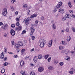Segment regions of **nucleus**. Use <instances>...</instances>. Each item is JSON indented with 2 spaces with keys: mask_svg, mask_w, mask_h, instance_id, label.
<instances>
[{
  "mask_svg": "<svg viewBox=\"0 0 75 75\" xmlns=\"http://www.w3.org/2000/svg\"><path fill=\"white\" fill-rule=\"evenodd\" d=\"M45 41L43 39H42L39 41V43H40V47L41 48H43L45 44Z\"/></svg>",
  "mask_w": 75,
  "mask_h": 75,
  "instance_id": "f257e3e1",
  "label": "nucleus"
},
{
  "mask_svg": "<svg viewBox=\"0 0 75 75\" xmlns=\"http://www.w3.org/2000/svg\"><path fill=\"white\" fill-rule=\"evenodd\" d=\"M31 18H32L30 16V17H28L27 19L26 18H25L23 21L24 23L26 24V25L29 24V22H28V21H31Z\"/></svg>",
  "mask_w": 75,
  "mask_h": 75,
  "instance_id": "f03ea898",
  "label": "nucleus"
},
{
  "mask_svg": "<svg viewBox=\"0 0 75 75\" xmlns=\"http://www.w3.org/2000/svg\"><path fill=\"white\" fill-rule=\"evenodd\" d=\"M7 8H4L2 11L3 15H4V16H6V14H7Z\"/></svg>",
  "mask_w": 75,
  "mask_h": 75,
  "instance_id": "7ed1b4c3",
  "label": "nucleus"
},
{
  "mask_svg": "<svg viewBox=\"0 0 75 75\" xmlns=\"http://www.w3.org/2000/svg\"><path fill=\"white\" fill-rule=\"evenodd\" d=\"M30 30L31 31V32L30 33V35L31 37H32V36L33 35V33H34V31H35V29L33 27H31V28Z\"/></svg>",
  "mask_w": 75,
  "mask_h": 75,
  "instance_id": "20e7f679",
  "label": "nucleus"
},
{
  "mask_svg": "<svg viewBox=\"0 0 75 75\" xmlns=\"http://www.w3.org/2000/svg\"><path fill=\"white\" fill-rule=\"evenodd\" d=\"M11 35L12 36H14L16 34V32L13 29H11Z\"/></svg>",
  "mask_w": 75,
  "mask_h": 75,
  "instance_id": "39448f33",
  "label": "nucleus"
},
{
  "mask_svg": "<svg viewBox=\"0 0 75 75\" xmlns=\"http://www.w3.org/2000/svg\"><path fill=\"white\" fill-rule=\"evenodd\" d=\"M44 69L42 67H40L38 69V71L40 72H42L44 71Z\"/></svg>",
  "mask_w": 75,
  "mask_h": 75,
  "instance_id": "423d86ee",
  "label": "nucleus"
},
{
  "mask_svg": "<svg viewBox=\"0 0 75 75\" xmlns=\"http://www.w3.org/2000/svg\"><path fill=\"white\" fill-rule=\"evenodd\" d=\"M7 26L8 25L6 24H4L3 25V26L1 27L2 28L6 30L7 28Z\"/></svg>",
  "mask_w": 75,
  "mask_h": 75,
  "instance_id": "0eeeda50",
  "label": "nucleus"
},
{
  "mask_svg": "<svg viewBox=\"0 0 75 75\" xmlns=\"http://www.w3.org/2000/svg\"><path fill=\"white\" fill-rule=\"evenodd\" d=\"M1 73L2 74H4V72H5V69H4V67L2 66L1 68Z\"/></svg>",
  "mask_w": 75,
  "mask_h": 75,
  "instance_id": "6e6552de",
  "label": "nucleus"
},
{
  "mask_svg": "<svg viewBox=\"0 0 75 75\" xmlns=\"http://www.w3.org/2000/svg\"><path fill=\"white\" fill-rule=\"evenodd\" d=\"M52 41H53V40H51L49 42V47H51V46H52Z\"/></svg>",
  "mask_w": 75,
  "mask_h": 75,
  "instance_id": "1a4fd4ad",
  "label": "nucleus"
},
{
  "mask_svg": "<svg viewBox=\"0 0 75 75\" xmlns=\"http://www.w3.org/2000/svg\"><path fill=\"white\" fill-rule=\"evenodd\" d=\"M48 69H49V71H53L54 69V68L53 67L51 66L48 68Z\"/></svg>",
  "mask_w": 75,
  "mask_h": 75,
  "instance_id": "9d476101",
  "label": "nucleus"
},
{
  "mask_svg": "<svg viewBox=\"0 0 75 75\" xmlns=\"http://www.w3.org/2000/svg\"><path fill=\"white\" fill-rule=\"evenodd\" d=\"M65 17H66L67 18H71L72 16L70 15L67 14L65 16Z\"/></svg>",
  "mask_w": 75,
  "mask_h": 75,
  "instance_id": "9b49d317",
  "label": "nucleus"
},
{
  "mask_svg": "<svg viewBox=\"0 0 75 75\" xmlns=\"http://www.w3.org/2000/svg\"><path fill=\"white\" fill-rule=\"evenodd\" d=\"M20 65L21 67H23L24 65V62L22 60L20 62Z\"/></svg>",
  "mask_w": 75,
  "mask_h": 75,
  "instance_id": "f8f14e48",
  "label": "nucleus"
},
{
  "mask_svg": "<svg viewBox=\"0 0 75 75\" xmlns=\"http://www.w3.org/2000/svg\"><path fill=\"white\" fill-rule=\"evenodd\" d=\"M70 57L66 56L65 57V59H66V60H67V61H70Z\"/></svg>",
  "mask_w": 75,
  "mask_h": 75,
  "instance_id": "ddd939ff",
  "label": "nucleus"
},
{
  "mask_svg": "<svg viewBox=\"0 0 75 75\" xmlns=\"http://www.w3.org/2000/svg\"><path fill=\"white\" fill-rule=\"evenodd\" d=\"M38 59V58H37V57L36 56L34 58L33 60L35 63L36 62H37V61Z\"/></svg>",
  "mask_w": 75,
  "mask_h": 75,
  "instance_id": "4468645a",
  "label": "nucleus"
},
{
  "mask_svg": "<svg viewBox=\"0 0 75 75\" xmlns=\"http://www.w3.org/2000/svg\"><path fill=\"white\" fill-rule=\"evenodd\" d=\"M21 74H22V75H27L25 74V71H24L22 70L21 71Z\"/></svg>",
  "mask_w": 75,
  "mask_h": 75,
  "instance_id": "2eb2a0df",
  "label": "nucleus"
},
{
  "mask_svg": "<svg viewBox=\"0 0 75 75\" xmlns=\"http://www.w3.org/2000/svg\"><path fill=\"white\" fill-rule=\"evenodd\" d=\"M61 44H62V45H67V43L65 42L64 41H62L61 42Z\"/></svg>",
  "mask_w": 75,
  "mask_h": 75,
  "instance_id": "dca6fc26",
  "label": "nucleus"
},
{
  "mask_svg": "<svg viewBox=\"0 0 75 75\" xmlns=\"http://www.w3.org/2000/svg\"><path fill=\"white\" fill-rule=\"evenodd\" d=\"M59 12H60L61 13L63 14L64 13V9H60L59 10Z\"/></svg>",
  "mask_w": 75,
  "mask_h": 75,
  "instance_id": "f3484780",
  "label": "nucleus"
},
{
  "mask_svg": "<svg viewBox=\"0 0 75 75\" xmlns=\"http://www.w3.org/2000/svg\"><path fill=\"white\" fill-rule=\"evenodd\" d=\"M37 16V15L36 14H34L31 16V17L32 18H34V17H36Z\"/></svg>",
  "mask_w": 75,
  "mask_h": 75,
  "instance_id": "a211bd4d",
  "label": "nucleus"
},
{
  "mask_svg": "<svg viewBox=\"0 0 75 75\" xmlns=\"http://www.w3.org/2000/svg\"><path fill=\"white\" fill-rule=\"evenodd\" d=\"M42 54H39L38 55V59H42Z\"/></svg>",
  "mask_w": 75,
  "mask_h": 75,
  "instance_id": "6ab92c4d",
  "label": "nucleus"
},
{
  "mask_svg": "<svg viewBox=\"0 0 75 75\" xmlns=\"http://www.w3.org/2000/svg\"><path fill=\"white\" fill-rule=\"evenodd\" d=\"M18 45H20V46L22 47V46L23 45V43L21 42H19L18 43Z\"/></svg>",
  "mask_w": 75,
  "mask_h": 75,
  "instance_id": "aec40b11",
  "label": "nucleus"
},
{
  "mask_svg": "<svg viewBox=\"0 0 75 75\" xmlns=\"http://www.w3.org/2000/svg\"><path fill=\"white\" fill-rule=\"evenodd\" d=\"M67 41L69 42V41H70V40H71V37L69 36H68L67 37Z\"/></svg>",
  "mask_w": 75,
  "mask_h": 75,
  "instance_id": "412c9836",
  "label": "nucleus"
},
{
  "mask_svg": "<svg viewBox=\"0 0 75 75\" xmlns=\"http://www.w3.org/2000/svg\"><path fill=\"white\" fill-rule=\"evenodd\" d=\"M52 27L54 29V30H56V26H55V24L54 23L52 25Z\"/></svg>",
  "mask_w": 75,
  "mask_h": 75,
  "instance_id": "4be33fe9",
  "label": "nucleus"
},
{
  "mask_svg": "<svg viewBox=\"0 0 75 75\" xmlns=\"http://www.w3.org/2000/svg\"><path fill=\"white\" fill-rule=\"evenodd\" d=\"M64 52L66 54H68L69 52V50L67 49H66L64 50Z\"/></svg>",
  "mask_w": 75,
  "mask_h": 75,
  "instance_id": "5701e85b",
  "label": "nucleus"
},
{
  "mask_svg": "<svg viewBox=\"0 0 75 75\" xmlns=\"http://www.w3.org/2000/svg\"><path fill=\"white\" fill-rule=\"evenodd\" d=\"M68 5L69 7L70 8H71V7H72V6L71 5V2L70 1H69L68 2Z\"/></svg>",
  "mask_w": 75,
  "mask_h": 75,
  "instance_id": "b1692460",
  "label": "nucleus"
},
{
  "mask_svg": "<svg viewBox=\"0 0 75 75\" xmlns=\"http://www.w3.org/2000/svg\"><path fill=\"white\" fill-rule=\"evenodd\" d=\"M15 48H18V49L19 48H20V47L17 44H16L14 46Z\"/></svg>",
  "mask_w": 75,
  "mask_h": 75,
  "instance_id": "393cba45",
  "label": "nucleus"
},
{
  "mask_svg": "<svg viewBox=\"0 0 75 75\" xmlns=\"http://www.w3.org/2000/svg\"><path fill=\"white\" fill-rule=\"evenodd\" d=\"M74 71V70L71 69V71H69V73L71 74H73V72Z\"/></svg>",
  "mask_w": 75,
  "mask_h": 75,
  "instance_id": "a878e982",
  "label": "nucleus"
},
{
  "mask_svg": "<svg viewBox=\"0 0 75 75\" xmlns=\"http://www.w3.org/2000/svg\"><path fill=\"white\" fill-rule=\"evenodd\" d=\"M3 58H4V54L3 53L1 54V58L2 59Z\"/></svg>",
  "mask_w": 75,
  "mask_h": 75,
  "instance_id": "bb28decb",
  "label": "nucleus"
},
{
  "mask_svg": "<svg viewBox=\"0 0 75 75\" xmlns=\"http://www.w3.org/2000/svg\"><path fill=\"white\" fill-rule=\"evenodd\" d=\"M25 51V50L24 49H22L21 50V53L22 54H23L24 53V52Z\"/></svg>",
  "mask_w": 75,
  "mask_h": 75,
  "instance_id": "cd10ccee",
  "label": "nucleus"
},
{
  "mask_svg": "<svg viewBox=\"0 0 75 75\" xmlns=\"http://www.w3.org/2000/svg\"><path fill=\"white\" fill-rule=\"evenodd\" d=\"M66 20V17H65H65H64L62 19V21H65Z\"/></svg>",
  "mask_w": 75,
  "mask_h": 75,
  "instance_id": "c85d7f7f",
  "label": "nucleus"
},
{
  "mask_svg": "<svg viewBox=\"0 0 75 75\" xmlns=\"http://www.w3.org/2000/svg\"><path fill=\"white\" fill-rule=\"evenodd\" d=\"M48 57H49V54L45 55V59H47Z\"/></svg>",
  "mask_w": 75,
  "mask_h": 75,
  "instance_id": "c756f323",
  "label": "nucleus"
},
{
  "mask_svg": "<svg viewBox=\"0 0 75 75\" xmlns=\"http://www.w3.org/2000/svg\"><path fill=\"white\" fill-rule=\"evenodd\" d=\"M21 26H19L17 28V30H21Z\"/></svg>",
  "mask_w": 75,
  "mask_h": 75,
  "instance_id": "7c9ffc66",
  "label": "nucleus"
},
{
  "mask_svg": "<svg viewBox=\"0 0 75 75\" xmlns=\"http://www.w3.org/2000/svg\"><path fill=\"white\" fill-rule=\"evenodd\" d=\"M4 66H7L8 65V63L7 62H5L4 64Z\"/></svg>",
  "mask_w": 75,
  "mask_h": 75,
  "instance_id": "2f4dec72",
  "label": "nucleus"
},
{
  "mask_svg": "<svg viewBox=\"0 0 75 75\" xmlns=\"http://www.w3.org/2000/svg\"><path fill=\"white\" fill-rule=\"evenodd\" d=\"M51 57H50L48 59L47 61L48 62H50L51 61Z\"/></svg>",
  "mask_w": 75,
  "mask_h": 75,
  "instance_id": "473e14b6",
  "label": "nucleus"
},
{
  "mask_svg": "<svg viewBox=\"0 0 75 75\" xmlns=\"http://www.w3.org/2000/svg\"><path fill=\"white\" fill-rule=\"evenodd\" d=\"M69 28H66V32H67V33H68V32H69Z\"/></svg>",
  "mask_w": 75,
  "mask_h": 75,
  "instance_id": "72a5a7b5",
  "label": "nucleus"
},
{
  "mask_svg": "<svg viewBox=\"0 0 75 75\" xmlns=\"http://www.w3.org/2000/svg\"><path fill=\"white\" fill-rule=\"evenodd\" d=\"M64 49V47L62 46H59V50H62Z\"/></svg>",
  "mask_w": 75,
  "mask_h": 75,
  "instance_id": "f704fd0d",
  "label": "nucleus"
},
{
  "mask_svg": "<svg viewBox=\"0 0 75 75\" xmlns=\"http://www.w3.org/2000/svg\"><path fill=\"white\" fill-rule=\"evenodd\" d=\"M60 7H61V6L59 4H57L56 6L57 8H59Z\"/></svg>",
  "mask_w": 75,
  "mask_h": 75,
  "instance_id": "c9c22d12",
  "label": "nucleus"
},
{
  "mask_svg": "<svg viewBox=\"0 0 75 75\" xmlns=\"http://www.w3.org/2000/svg\"><path fill=\"white\" fill-rule=\"evenodd\" d=\"M59 4L60 6H61L62 5V2H59Z\"/></svg>",
  "mask_w": 75,
  "mask_h": 75,
  "instance_id": "e433bc0d",
  "label": "nucleus"
},
{
  "mask_svg": "<svg viewBox=\"0 0 75 75\" xmlns=\"http://www.w3.org/2000/svg\"><path fill=\"white\" fill-rule=\"evenodd\" d=\"M30 75H35V74L34 72H31L30 73Z\"/></svg>",
  "mask_w": 75,
  "mask_h": 75,
  "instance_id": "4c0bfd02",
  "label": "nucleus"
},
{
  "mask_svg": "<svg viewBox=\"0 0 75 75\" xmlns=\"http://www.w3.org/2000/svg\"><path fill=\"white\" fill-rule=\"evenodd\" d=\"M11 43L12 45H14V40H12L11 41Z\"/></svg>",
  "mask_w": 75,
  "mask_h": 75,
  "instance_id": "58836bf2",
  "label": "nucleus"
},
{
  "mask_svg": "<svg viewBox=\"0 0 75 75\" xmlns=\"http://www.w3.org/2000/svg\"><path fill=\"white\" fill-rule=\"evenodd\" d=\"M11 27L12 28H14V27H15V24H12L11 25Z\"/></svg>",
  "mask_w": 75,
  "mask_h": 75,
  "instance_id": "ea45409f",
  "label": "nucleus"
},
{
  "mask_svg": "<svg viewBox=\"0 0 75 75\" xmlns=\"http://www.w3.org/2000/svg\"><path fill=\"white\" fill-rule=\"evenodd\" d=\"M63 64H64V63L62 62H61L59 63V65H60L61 66H62Z\"/></svg>",
  "mask_w": 75,
  "mask_h": 75,
  "instance_id": "a19ab883",
  "label": "nucleus"
},
{
  "mask_svg": "<svg viewBox=\"0 0 75 75\" xmlns=\"http://www.w3.org/2000/svg\"><path fill=\"white\" fill-rule=\"evenodd\" d=\"M20 25V23H19V22H17L16 23V26H18Z\"/></svg>",
  "mask_w": 75,
  "mask_h": 75,
  "instance_id": "79ce46f5",
  "label": "nucleus"
},
{
  "mask_svg": "<svg viewBox=\"0 0 75 75\" xmlns=\"http://www.w3.org/2000/svg\"><path fill=\"white\" fill-rule=\"evenodd\" d=\"M27 7V4L24 5H23V7L24 8H25Z\"/></svg>",
  "mask_w": 75,
  "mask_h": 75,
  "instance_id": "37998d69",
  "label": "nucleus"
},
{
  "mask_svg": "<svg viewBox=\"0 0 75 75\" xmlns=\"http://www.w3.org/2000/svg\"><path fill=\"white\" fill-rule=\"evenodd\" d=\"M72 30L73 31V32H75V28H71Z\"/></svg>",
  "mask_w": 75,
  "mask_h": 75,
  "instance_id": "c03bdc74",
  "label": "nucleus"
},
{
  "mask_svg": "<svg viewBox=\"0 0 75 75\" xmlns=\"http://www.w3.org/2000/svg\"><path fill=\"white\" fill-rule=\"evenodd\" d=\"M16 20L17 22H18V21H19V20H20V18H16Z\"/></svg>",
  "mask_w": 75,
  "mask_h": 75,
  "instance_id": "a18cd8bd",
  "label": "nucleus"
},
{
  "mask_svg": "<svg viewBox=\"0 0 75 75\" xmlns=\"http://www.w3.org/2000/svg\"><path fill=\"white\" fill-rule=\"evenodd\" d=\"M28 58H29V57L27 56L25 57V58L26 60H27L28 59Z\"/></svg>",
  "mask_w": 75,
  "mask_h": 75,
  "instance_id": "49530a36",
  "label": "nucleus"
},
{
  "mask_svg": "<svg viewBox=\"0 0 75 75\" xmlns=\"http://www.w3.org/2000/svg\"><path fill=\"white\" fill-rule=\"evenodd\" d=\"M41 19L42 20H44V17L43 16H42L41 17Z\"/></svg>",
  "mask_w": 75,
  "mask_h": 75,
  "instance_id": "de8ad7c7",
  "label": "nucleus"
},
{
  "mask_svg": "<svg viewBox=\"0 0 75 75\" xmlns=\"http://www.w3.org/2000/svg\"><path fill=\"white\" fill-rule=\"evenodd\" d=\"M57 8H55V9H54V10L53 11V12H54V13H55L56 12V11H57Z\"/></svg>",
  "mask_w": 75,
  "mask_h": 75,
  "instance_id": "09e8293b",
  "label": "nucleus"
},
{
  "mask_svg": "<svg viewBox=\"0 0 75 75\" xmlns=\"http://www.w3.org/2000/svg\"><path fill=\"white\" fill-rule=\"evenodd\" d=\"M32 40H34V39H35V37L33 36L32 37Z\"/></svg>",
  "mask_w": 75,
  "mask_h": 75,
  "instance_id": "8fccbe9b",
  "label": "nucleus"
},
{
  "mask_svg": "<svg viewBox=\"0 0 75 75\" xmlns=\"http://www.w3.org/2000/svg\"><path fill=\"white\" fill-rule=\"evenodd\" d=\"M18 57V56L17 55H14L13 56V57H14V58H17Z\"/></svg>",
  "mask_w": 75,
  "mask_h": 75,
  "instance_id": "3c124183",
  "label": "nucleus"
},
{
  "mask_svg": "<svg viewBox=\"0 0 75 75\" xmlns=\"http://www.w3.org/2000/svg\"><path fill=\"white\" fill-rule=\"evenodd\" d=\"M26 33V31L25 30H23L22 32L23 34H24V33Z\"/></svg>",
  "mask_w": 75,
  "mask_h": 75,
  "instance_id": "603ef678",
  "label": "nucleus"
},
{
  "mask_svg": "<svg viewBox=\"0 0 75 75\" xmlns=\"http://www.w3.org/2000/svg\"><path fill=\"white\" fill-rule=\"evenodd\" d=\"M71 17H73V18H75V15H74V14H72V16H71Z\"/></svg>",
  "mask_w": 75,
  "mask_h": 75,
  "instance_id": "864d4df0",
  "label": "nucleus"
},
{
  "mask_svg": "<svg viewBox=\"0 0 75 75\" xmlns=\"http://www.w3.org/2000/svg\"><path fill=\"white\" fill-rule=\"evenodd\" d=\"M54 63L55 64H57L58 63V61L57 60L55 61L54 62Z\"/></svg>",
  "mask_w": 75,
  "mask_h": 75,
  "instance_id": "5fc2aeb1",
  "label": "nucleus"
},
{
  "mask_svg": "<svg viewBox=\"0 0 75 75\" xmlns=\"http://www.w3.org/2000/svg\"><path fill=\"white\" fill-rule=\"evenodd\" d=\"M69 11L70 13H73V11L71 10H69Z\"/></svg>",
  "mask_w": 75,
  "mask_h": 75,
  "instance_id": "6e6d98bb",
  "label": "nucleus"
},
{
  "mask_svg": "<svg viewBox=\"0 0 75 75\" xmlns=\"http://www.w3.org/2000/svg\"><path fill=\"white\" fill-rule=\"evenodd\" d=\"M11 2H12L13 4L14 2H16V0H13L11 1Z\"/></svg>",
  "mask_w": 75,
  "mask_h": 75,
  "instance_id": "4d7b16f0",
  "label": "nucleus"
},
{
  "mask_svg": "<svg viewBox=\"0 0 75 75\" xmlns=\"http://www.w3.org/2000/svg\"><path fill=\"white\" fill-rule=\"evenodd\" d=\"M30 10H29L28 11V13H27V14L28 15V14H30Z\"/></svg>",
  "mask_w": 75,
  "mask_h": 75,
  "instance_id": "13d9d810",
  "label": "nucleus"
},
{
  "mask_svg": "<svg viewBox=\"0 0 75 75\" xmlns=\"http://www.w3.org/2000/svg\"><path fill=\"white\" fill-rule=\"evenodd\" d=\"M18 12L17 11H16L15 12V15L16 16H17L18 14Z\"/></svg>",
  "mask_w": 75,
  "mask_h": 75,
  "instance_id": "bf43d9fd",
  "label": "nucleus"
},
{
  "mask_svg": "<svg viewBox=\"0 0 75 75\" xmlns=\"http://www.w3.org/2000/svg\"><path fill=\"white\" fill-rule=\"evenodd\" d=\"M11 9H12L13 10H14V8H13V7L12 6H11Z\"/></svg>",
  "mask_w": 75,
  "mask_h": 75,
  "instance_id": "052dcab7",
  "label": "nucleus"
},
{
  "mask_svg": "<svg viewBox=\"0 0 75 75\" xmlns=\"http://www.w3.org/2000/svg\"><path fill=\"white\" fill-rule=\"evenodd\" d=\"M4 37H7V35L6 34H5L4 35Z\"/></svg>",
  "mask_w": 75,
  "mask_h": 75,
  "instance_id": "680f3d73",
  "label": "nucleus"
},
{
  "mask_svg": "<svg viewBox=\"0 0 75 75\" xmlns=\"http://www.w3.org/2000/svg\"><path fill=\"white\" fill-rule=\"evenodd\" d=\"M35 24H38V21H36L35 22Z\"/></svg>",
  "mask_w": 75,
  "mask_h": 75,
  "instance_id": "e2e57ef3",
  "label": "nucleus"
},
{
  "mask_svg": "<svg viewBox=\"0 0 75 75\" xmlns=\"http://www.w3.org/2000/svg\"><path fill=\"white\" fill-rule=\"evenodd\" d=\"M4 61H6L7 60V57H5V58H4Z\"/></svg>",
  "mask_w": 75,
  "mask_h": 75,
  "instance_id": "0e129e2a",
  "label": "nucleus"
},
{
  "mask_svg": "<svg viewBox=\"0 0 75 75\" xmlns=\"http://www.w3.org/2000/svg\"><path fill=\"white\" fill-rule=\"evenodd\" d=\"M5 50V52H7V48L5 47L4 48Z\"/></svg>",
  "mask_w": 75,
  "mask_h": 75,
  "instance_id": "69168bd1",
  "label": "nucleus"
},
{
  "mask_svg": "<svg viewBox=\"0 0 75 75\" xmlns=\"http://www.w3.org/2000/svg\"><path fill=\"white\" fill-rule=\"evenodd\" d=\"M3 23L1 22H0V25H3Z\"/></svg>",
  "mask_w": 75,
  "mask_h": 75,
  "instance_id": "338daca9",
  "label": "nucleus"
},
{
  "mask_svg": "<svg viewBox=\"0 0 75 75\" xmlns=\"http://www.w3.org/2000/svg\"><path fill=\"white\" fill-rule=\"evenodd\" d=\"M34 51V48H33L32 49H31L30 50V51L31 52H32V51Z\"/></svg>",
  "mask_w": 75,
  "mask_h": 75,
  "instance_id": "774afa93",
  "label": "nucleus"
}]
</instances>
